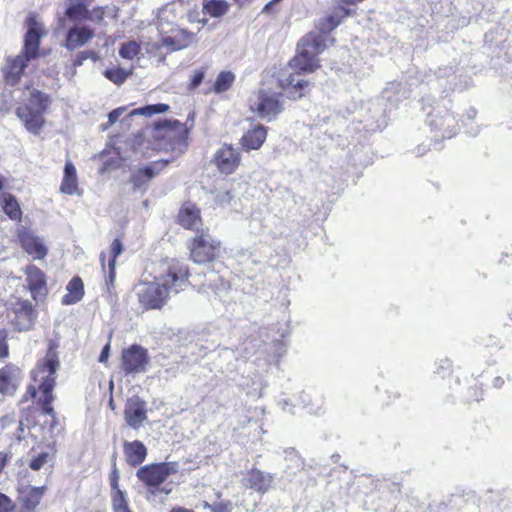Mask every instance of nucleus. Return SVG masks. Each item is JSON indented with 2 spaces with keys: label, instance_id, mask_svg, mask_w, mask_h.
Instances as JSON below:
<instances>
[{
  "label": "nucleus",
  "instance_id": "1",
  "mask_svg": "<svg viewBox=\"0 0 512 512\" xmlns=\"http://www.w3.org/2000/svg\"><path fill=\"white\" fill-rule=\"evenodd\" d=\"M189 286L188 266L179 260L167 264L165 274L151 282H141L137 286L139 303L145 309H161L172 294H177Z\"/></svg>",
  "mask_w": 512,
  "mask_h": 512
},
{
  "label": "nucleus",
  "instance_id": "2",
  "mask_svg": "<svg viewBox=\"0 0 512 512\" xmlns=\"http://www.w3.org/2000/svg\"><path fill=\"white\" fill-rule=\"evenodd\" d=\"M26 25L27 32L22 53L7 60L4 74L10 85H16L19 82L28 62L38 56L40 39L44 35L43 24L36 15L30 14L26 19Z\"/></svg>",
  "mask_w": 512,
  "mask_h": 512
},
{
  "label": "nucleus",
  "instance_id": "3",
  "mask_svg": "<svg viewBox=\"0 0 512 512\" xmlns=\"http://www.w3.org/2000/svg\"><path fill=\"white\" fill-rule=\"evenodd\" d=\"M59 362L53 353H48L44 360L40 362L36 369L32 372L34 385L29 387V392L33 397L37 393L40 394L39 402L42 404L43 412L51 417L55 416V412L51 403L54 399L53 388L55 386V374Z\"/></svg>",
  "mask_w": 512,
  "mask_h": 512
},
{
  "label": "nucleus",
  "instance_id": "4",
  "mask_svg": "<svg viewBox=\"0 0 512 512\" xmlns=\"http://www.w3.org/2000/svg\"><path fill=\"white\" fill-rule=\"evenodd\" d=\"M175 15L165 7L158 14V31L160 41L155 44L157 49H165L166 53L175 52L188 47L193 41V33L179 28L174 23Z\"/></svg>",
  "mask_w": 512,
  "mask_h": 512
},
{
  "label": "nucleus",
  "instance_id": "5",
  "mask_svg": "<svg viewBox=\"0 0 512 512\" xmlns=\"http://www.w3.org/2000/svg\"><path fill=\"white\" fill-rule=\"evenodd\" d=\"M28 92L29 98L17 108L16 114L29 132L38 134L44 124L43 113L49 101L45 94L37 90Z\"/></svg>",
  "mask_w": 512,
  "mask_h": 512
},
{
  "label": "nucleus",
  "instance_id": "6",
  "mask_svg": "<svg viewBox=\"0 0 512 512\" xmlns=\"http://www.w3.org/2000/svg\"><path fill=\"white\" fill-rule=\"evenodd\" d=\"M7 317L14 329L22 332L32 329L37 313L29 300L12 297L7 302Z\"/></svg>",
  "mask_w": 512,
  "mask_h": 512
},
{
  "label": "nucleus",
  "instance_id": "7",
  "mask_svg": "<svg viewBox=\"0 0 512 512\" xmlns=\"http://www.w3.org/2000/svg\"><path fill=\"white\" fill-rule=\"evenodd\" d=\"M220 241L203 231L197 233L189 244L190 258L196 264L213 261L220 251Z\"/></svg>",
  "mask_w": 512,
  "mask_h": 512
},
{
  "label": "nucleus",
  "instance_id": "8",
  "mask_svg": "<svg viewBox=\"0 0 512 512\" xmlns=\"http://www.w3.org/2000/svg\"><path fill=\"white\" fill-rule=\"evenodd\" d=\"M281 97L282 94L280 92L261 89L255 98L250 100V108L260 118L271 121L283 110Z\"/></svg>",
  "mask_w": 512,
  "mask_h": 512
},
{
  "label": "nucleus",
  "instance_id": "9",
  "mask_svg": "<svg viewBox=\"0 0 512 512\" xmlns=\"http://www.w3.org/2000/svg\"><path fill=\"white\" fill-rule=\"evenodd\" d=\"M155 129L159 132V136L172 141L174 149H179L186 144L189 128L177 120L158 121L155 123Z\"/></svg>",
  "mask_w": 512,
  "mask_h": 512
},
{
  "label": "nucleus",
  "instance_id": "10",
  "mask_svg": "<svg viewBox=\"0 0 512 512\" xmlns=\"http://www.w3.org/2000/svg\"><path fill=\"white\" fill-rule=\"evenodd\" d=\"M174 472L175 469L170 463H158L141 467L136 475L146 486L157 487Z\"/></svg>",
  "mask_w": 512,
  "mask_h": 512
},
{
  "label": "nucleus",
  "instance_id": "11",
  "mask_svg": "<svg viewBox=\"0 0 512 512\" xmlns=\"http://www.w3.org/2000/svg\"><path fill=\"white\" fill-rule=\"evenodd\" d=\"M168 163V160H159L143 168L135 169L130 176V183L133 185L134 190L145 191L148 182L158 175Z\"/></svg>",
  "mask_w": 512,
  "mask_h": 512
},
{
  "label": "nucleus",
  "instance_id": "12",
  "mask_svg": "<svg viewBox=\"0 0 512 512\" xmlns=\"http://www.w3.org/2000/svg\"><path fill=\"white\" fill-rule=\"evenodd\" d=\"M148 363L146 350L133 345L123 351L122 368L126 373H140L145 371Z\"/></svg>",
  "mask_w": 512,
  "mask_h": 512
},
{
  "label": "nucleus",
  "instance_id": "13",
  "mask_svg": "<svg viewBox=\"0 0 512 512\" xmlns=\"http://www.w3.org/2000/svg\"><path fill=\"white\" fill-rule=\"evenodd\" d=\"M146 403L138 396L129 398L125 405V420L134 429L139 428L147 420Z\"/></svg>",
  "mask_w": 512,
  "mask_h": 512
},
{
  "label": "nucleus",
  "instance_id": "14",
  "mask_svg": "<svg viewBox=\"0 0 512 512\" xmlns=\"http://www.w3.org/2000/svg\"><path fill=\"white\" fill-rule=\"evenodd\" d=\"M19 239L22 248L34 259H43L46 256V246L33 232L23 228L19 231Z\"/></svg>",
  "mask_w": 512,
  "mask_h": 512
},
{
  "label": "nucleus",
  "instance_id": "15",
  "mask_svg": "<svg viewBox=\"0 0 512 512\" xmlns=\"http://www.w3.org/2000/svg\"><path fill=\"white\" fill-rule=\"evenodd\" d=\"M318 62L319 60L315 53L311 52L307 48L298 46V53L289 61V66L300 72L311 73L319 67Z\"/></svg>",
  "mask_w": 512,
  "mask_h": 512
},
{
  "label": "nucleus",
  "instance_id": "16",
  "mask_svg": "<svg viewBox=\"0 0 512 512\" xmlns=\"http://www.w3.org/2000/svg\"><path fill=\"white\" fill-rule=\"evenodd\" d=\"M94 37V30L86 26L74 25L67 32L65 47L68 50H75L85 45Z\"/></svg>",
  "mask_w": 512,
  "mask_h": 512
},
{
  "label": "nucleus",
  "instance_id": "17",
  "mask_svg": "<svg viewBox=\"0 0 512 512\" xmlns=\"http://www.w3.org/2000/svg\"><path fill=\"white\" fill-rule=\"evenodd\" d=\"M26 276L32 297L35 300L44 297L47 289L43 272L38 267L31 265L26 269Z\"/></svg>",
  "mask_w": 512,
  "mask_h": 512
},
{
  "label": "nucleus",
  "instance_id": "18",
  "mask_svg": "<svg viewBox=\"0 0 512 512\" xmlns=\"http://www.w3.org/2000/svg\"><path fill=\"white\" fill-rule=\"evenodd\" d=\"M178 220L184 228L198 232L201 225L200 210L195 204L185 203L179 211Z\"/></svg>",
  "mask_w": 512,
  "mask_h": 512
},
{
  "label": "nucleus",
  "instance_id": "19",
  "mask_svg": "<svg viewBox=\"0 0 512 512\" xmlns=\"http://www.w3.org/2000/svg\"><path fill=\"white\" fill-rule=\"evenodd\" d=\"M19 369L12 365H7L0 370V392L2 394L12 395L18 386Z\"/></svg>",
  "mask_w": 512,
  "mask_h": 512
},
{
  "label": "nucleus",
  "instance_id": "20",
  "mask_svg": "<svg viewBox=\"0 0 512 512\" xmlns=\"http://www.w3.org/2000/svg\"><path fill=\"white\" fill-rule=\"evenodd\" d=\"M216 163L224 173H231L239 163L238 153L230 146L222 147L216 154Z\"/></svg>",
  "mask_w": 512,
  "mask_h": 512
},
{
  "label": "nucleus",
  "instance_id": "21",
  "mask_svg": "<svg viewBox=\"0 0 512 512\" xmlns=\"http://www.w3.org/2000/svg\"><path fill=\"white\" fill-rule=\"evenodd\" d=\"M123 448L126 461L131 466L140 465L146 458L147 449L144 444L138 440L133 442L125 441Z\"/></svg>",
  "mask_w": 512,
  "mask_h": 512
},
{
  "label": "nucleus",
  "instance_id": "22",
  "mask_svg": "<svg viewBox=\"0 0 512 512\" xmlns=\"http://www.w3.org/2000/svg\"><path fill=\"white\" fill-rule=\"evenodd\" d=\"M266 136L267 132L263 126H255L243 135L241 139L242 147L247 151L259 149L264 143Z\"/></svg>",
  "mask_w": 512,
  "mask_h": 512
},
{
  "label": "nucleus",
  "instance_id": "23",
  "mask_svg": "<svg viewBox=\"0 0 512 512\" xmlns=\"http://www.w3.org/2000/svg\"><path fill=\"white\" fill-rule=\"evenodd\" d=\"M272 480L273 477L270 474H265L260 470H253L245 478V485L264 493L270 488Z\"/></svg>",
  "mask_w": 512,
  "mask_h": 512
},
{
  "label": "nucleus",
  "instance_id": "24",
  "mask_svg": "<svg viewBox=\"0 0 512 512\" xmlns=\"http://www.w3.org/2000/svg\"><path fill=\"white\" fill-rule=\"evenodd\" d=\"M60 191L64 194H78V183L76 168L71 161H67L64 167V176L60 186Z\"/></svg>",
  "mask_w": 512,
  "mask_h": 512
},
{
  "label": "nucleus",
  "instance_id": "25",
  "mask_svg": "<svg viewBox=\"0 0 512 512\" xmlns=\"http://www.w3.org/2000/svg\"><path fill=\"white\" fill-rule=\"evenodd\" d=\"M67 293L62 298V303L71 305L79 302L84 295V284L81 278H72L66 287Z\"/></svg>",
  "mask_w": 512,
  "mask_h": 512
},
{
  "label": "nucleus",
  "instance_id": "26",
  "mask_svg": "<svg viewBox=\"0 0 512 512\" xmlns=\"http://www.w3.org/2000/svg\"><path fill=\"white\" fill-rule=\"evenodd\" d=\"M279 85L283 90L292 89L293 91L290 92V95L293 99H299L304 96L303 91L309 86V83L303 80H296L294 75L290 74L287 77L283 75L279 78Z\"/></svg>",
  "mask_w": 512,
  "mask_h": 512
},
{
  "label": "nucleus",
  "instance_id": "27",
  "mask_svg": "<svg viewBox=\"0 0 512 512\" xmlns=\"http://www.w3.org/2000/svg\"><path fill=\"white\" fill-rule=\"evenodd\" d=\"M45 491V486L30 487L21 492L20 499L23 502L25 508L33 510L39 505L42 497L45 494Z\"/></svg>",
  "mask_w": 512,
  "mask_h": 512
},
{
  "label": "nucleus",
  "instance_id": "28",
  "mask_svg": "<svg viewBox=\"0 0 512 512\" xmlns=\"http://www.w3.org/2000/svg\"><path fill=\"white\" fill-rule=\"evenodd\" d=\"M1 206L5 214H7L12 220H20L22 211L16 198L8 193H4L1 196Z\"/></svg>",
  "mask_w": 512,
  "mask_h": 512
},
{
  "label": "nucleus",
  "instance_id": "29",
  "mask_svg": "<svg viewBox=\"0 0 512 512\" xmlns=\"http://www.w3.org/2000/svg\"><path fill=\"white\" fill-rule=\"evenodd\" d=\"M65 15L75 25H77L79 22L83 20L89 19V12L87 10L86 5L83 3L71 4L66 9Z\"/></svg>",
  "mask_w": 512,
  "mask_h": 512
},
{
  "label": "nucleus",
  "instance_id": "30",
  "mask_svg": "<svg viewBox=\"0 0 512 512\" xmlns=\"http://www.w3.org/2000/svg\"><path fill=\"white\" fill-rule=\"evenodd\" d=\"M203 9L212 17H221L227 12L228 4L225 0H206Z\"/></svg>",
  "mask_w": 512,
  "mask_h": 512
},
{
  "label": "nucleus",
  "instance_id": "31",
  "mask_svg": "<svg viewBox=\"0 0 512 512\" xmlns=\"http://www.w3.org/2000/svg\"><path fill=\"white\" fill-rule=\"evenodd\" d=\"M235 75L231 71H222L216 78L214 83V91L222 93L227 91L233 84Z\"/></svg>",
  "mask_w": 512,
  "mask_h": 512
},
{
  "label": "nucleus",
  "instance_id": "32",
  "mask_svg": "<svg viewBox=\"0 0 512 512\" xmlns=\"http://www.w3.org/2000/svg\"><path fill=\"white\" fill-rule=\"evenodd\" d=\"M168 109H169V106L167 104L158 103V104L147 105L145 107L134 109L129 113V115L130 116L143 115V116L149 117L154 114L164 113Z\"/></svg>",
  "mask_w": 512,
  "mask_h": 512
},
{
  "label": "nucleus",
  "instance_id": "33",
  "mask_svg": "<svg viewBox=\"0 0 512 512\" xmlns=\"http://www.w3.org/2000/svg\"><path fill=\"white\" fill-rule=\"evenodd\" d=\"M111 497L114 512H131L124 491L117 489V491L112 493Z\"/></svg>",
  "mask_w": 512,
  "mask_h": 512
},
{
  "label": "nucleus",
  "instance_id": "34",
  "mask_svg": "<svg viewBox=\"0 0 512 512\" xmlns=\"http://www.w3.org/2000/svg\"><path fill=\"white\" fill-rule=\"evenodd\" d=\"M130 74L131 71L122 68H111L104 71L105 77L116 85L123 84Z\"/></svg>",
  "mask_w": 512,
  "mask_h": 512
},
{
  "label": "nucleus",
  "instance_id": "35",
  "mask_svg": "<svg viewBox=\"0 0 512 512\" xmlns=\"http://www.w3.org/2000/svg\"><path fill=\"white\" fill-rule=\"evenodd\" d=\"M299 47H307L311 48L313 53H320L324 49V45L322 43V39L318 36H305L299 42Z\"/></svg>",
  "mask_w": 512,
  "mask_h": 512
},
{
  "label": "nucleus",
  "instance_id": "36",
  "mask_svg": "<svg viewBox=\"0 0 512 512\" xmlns=\"http://www.w3.org/2000/svg\"><path fill=\"white\" fill-rule=\"evenodd\" d=\"M139 52V46L136 42L130 41L122 44L119 54L125 59H133Z\"/></svg>",
  "mask_w": 512,
  "mask_h": 512
},
{
  "label": "nucleus",
  "instance_id": "37",
  "mask_svg": "<svg viewBox=\"0 0 512 512\" xmlns=\"http://www.w3.org/2000/svg\"><path fill=\"white\" fill-rule=\"evenodd\" d=\"M207 70H208V67L207 66H203V67L193 71L190 83L188 85V89L189 90H194L197 87H199V85L202 83V81L205 78Z\"/></svg>",
  "mask_w": 512,
  "mask_h": 512
},
{
  "label": "nucleus",
  "instance_id": "38",
  "mask_svg": "<svg viewBox=\"0 0 512 512\" xmlns=\"http://www.w3.org/2000/svg\"><path fill=\"white\" fill-rule=\"evenodd\" d=\"M48 459L49 454L47 452H42L31 460L29 466L31 469L38 471L48 462Z\"/></svg>",
  "mask_w": 512,
  "mask_h": 512
},
{
  "label": "nucleus",
  "instance_id": "39",
  "mask_svg": "<svg viewBox=\"0 0 512 512\" xmlns=\"http://www.w3.org/2000/svg\"><path fill=\"white\" fill-rule=\"evenodd\" d=\"M234 195L231 194L230 190L219 191L215 196V201L217 204L224 206L230 204Z\"/></svg>",
  "mask_w": 512,
  "mask_h": 512
},
{
  "label": "nucleus",
  "instance_id": "40",
  "mask_svg": "<svg viewBox=\"0 0 512 512\" xmlns=\"http://www.w3.org/2000/svg\"><path fill=\"white\" fill-rule=\"evenodd\" d=\"M7 332L5 329H0V358H6L9 354L8 344L6 342Z\"/></svg>",
  "mask_w": 512,
  "mask_h": 512
},
{
  "label": "nucleus",
  "instance_id": "41",
  "mask_svg": "<svg viewBox=\"0 0 512 512\" xmlns=\"http://www.w3.org/2000/svg\"><path fill=\"white\" fill-rule=\"evenodd\" d=\"M123 251V246H122V243L120 242V240L118 239H115L112 244H111V248H110V254H111V259H114V261L116 262V258L122 253Z\"/></svg>",
  "mask_w": 512,
  "mask_h": 512
},
{
  "label": "nucleus",
  "instance_id": "42",
  "mask_svg": "<svg viewBox=\"0 0 512 512\" xmlns=\"http://www.w3.org/2000/svg\"><path fill=\"white\" fill-rule=\"evenodd\" d=\"M126 111L125 107H119L114 109L108 114V123L109 125H113L119 119V117Z\"/></svg>",
  "mask_w": 512,
  "mask_h": 512
},
{
  "label": "nucleus",
  "instance_id": "43",
  "mask_svg": "<svg viewBox=\"0 0 512 512\" xmlns=\"http://www.w3.org/2000/svg\"><path fill=\"white\" fill-rule=\"evenodd\" d=\"M11 509V500L6 495L0 493V512H9Z\"/></svg>",
  "mask_w": 512,
  "mask_h": 512
},
{
  "label": "nucleus",
  "instance_id": "44",
  "mask_svg": "<svg viewBox=\"0 0 512 512\" xmlns=\"http://www.w3.org/2000/svg\"><path fill=\"white\" fill-rule=\"evenodd\" d=\"M204 507H208L213 510V512H230V504L229 503H221L218 506L212 507L207 502H204Z\"/></svg>",
  "mask_w": 512,
  "mask_h": 512
},
{
  "label": "nucleus",
  "instance_id": "45",
  "mask_svg": "<svg viewBox=\"0 0 512 512\" xmlns=\"http://www.w3.org/2000/svg\"><path fill=\"white\" fill-rule=\"evenodd\" d=\"M92 53L90 52H80L76 55L75 59L73 60L74 66H80L83 64V61L86 60Z\"/></svg>",
  "mask_w": 512,
  "mask_h": 512
},
{
  "label": "nucleus",
  "instance_id": "46",
  "mask_svg": "<svg viewBox=\"0 0 512 512\" xmlns=\"http://www.w3.org/2000/svg\"><path fill=\"white\" fill-rule=\"evenodd\" d=\"M109 352H110V342H108L102 349L101 354L99 356V362L100 363H106L109 358Z\"/></svg>",
  "mask_w": 512,
  "mask_h": 512
},
{
  "label": "nucleus",
  "instance_id": "47",
  "mask_svg": "<svg viewBox=\"0 0 512 512\" xmlns=\"http://www.w3.org/2000/svg\"><path fill=\"white\" fill-rule=\"evenodd\" d=\"M5 98H6V96L4 94L0 96V111L3 114L9 113L10 109H11L10 104L7 103Z\"/></svg>",
  "mask_w": 512,
  "mask_h": 512
},
{
  "label": "nucleus",
  "instance_id": "48",
  "mask_svg": "<svg viewBox=\"0 0 512 512\" xmlns=\"http://www.w3.org/2000/svg\"><path fill=\"white\" fill-rule=\"evenodd\" d=\"M108 266H109L108 280H109L110 284H113V282L115 280V261H114V259H109Z\"/></svg>",
  "mask_w": 512,
  "mask_h": 512
},
{
  "label": "nucleus",
  "instance_id": "49",
  "mask_svg": "<svg viewBox=\"0 0 512 512\" xmlns=\"http://www.w3.org/2000/svg\"><path fill=\"white\" fill-rule=\"evenodd\" d=\"M327 25H326V28L328 30H333L334 28H336L339 24H340V21L339 20H336L333 16H329L327 18Z\"/></svg>",
  "mask_w": 512,
  "mask_h": 512
},
{
  "label": "nucleus",
  "instance_id": "50",
  "mask_svg": "<svg viewBox=\"0 0 512 512\" xmlns=\"http://www.w3.org/2000/svg\"><path fill=\"white\" fill-rule=\"evenodd\" d=\"M114 478L112 479L111 481V488H112V493L117 491V489H119V484H118V476L116 474V470H114Z\"/></svg>",
  "mask_w": 512,
  "mask_h": 512
},
{
  "label": "nucleus",
  "instance_id": "51",
  "mask_svg": "<svg viewBox=\"0 0 512 512\" xmlns=\"http://www.w3.org/2000/svg\"><path fill=\"white\" fill-rule=\"evenodd\" d=\"M443 124H444L443 122L438 123V122H436L434 119H429V125H431V126H435V128H436V129L441 130V129H442V126H443Z\"/></svg>",
  "mask_w": 512,
  "mask_h": 512
},
{
  "label": "nucleus",
  "instance_id": "52",
  "mask_svg": "<svg viewBox=\"0 0 512 512\" xmlns=\"http://www.w3.org/2000/svg\"><path fill=\"white\" fill-rule=\"evenodd\" d=\"M5 464H6V457L2 453H0V472L3 470Z\"/></svg>",
  "mask_w": 512,
  "mask_h": 512
},
{
  "label": "nucleus",
  "instance_id": "53",
  "mask_svg": "<svg viewBox=\"0 0 512 512\" xmlns=\"http://www.w3.org/2000/svg\"><path fill=\"white\" fill-rule=\"evenodd\" d=\"M171 512H193V511L185 509V508H174L171 510Z\"/></svg>",
  "mask_w": 512,
  "mask_h": 512
},
{
  "label": "nucleus",
  "instance_id": "54",
  "mask_svg": "<svg viewBox=\"0 0 512 512\" xmlns=\"http://www.w3.org/2000/svg\"><path fill=\"white\" fill-rule=\"evenodd\" d=\"M105 258H106L105 253H101V255H100V261H101V264H102V267H103V268L105 267Z\"/></svg>",
  "mask_w": 512,
  "mask_h": 512
},
{
  "label": "nucleus",
  "instance_id": "55",
  "mask_svg": "<svg viewBox=\"0 0 512 512\" xmlns=\"http://www.w3.org/2000/svg\"><path fill=\"white\" fill-rule=\"evenodd\" d=\"M502 379L501 378H496L495 379V386H500V384L502 383Z\"/></svg>",
  "mask_w": 512,
  "mask_h": 512
},
{
  "label": "nucleus",
  "instance_id": "56",
  "mask_svg": "<svg viewBox=\"0 0 512 512\" xmlns=\"http://www.w3.org/2000/svg\"><path fill=\"white\" fill-rule=\"evenodd\" d=\"M3 188V181H2V178L0 177V191L2 190Z\"/></svg>",
  "mask_w": 512,
  "mask_h": 512
},
{
  "label": "nucleus",
  "instance_id": "57",
  "mask_svg": "<svg viewBox=\"0 0 512 512\" xmlns=\"http://www.w3.org/2000/svg\"><path fill=\"white\" fill-rule=\"evenodd\" d=\"M113 461H114V462L116 461V456H115V455H113Z\"/></svg>",
  "mask_w": 512,
  "mask_h": 512
}]
</instances>
